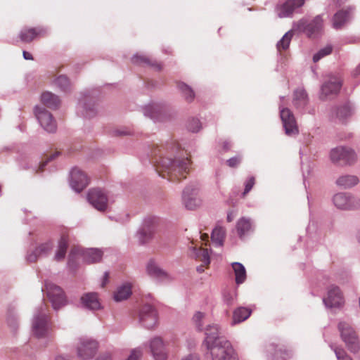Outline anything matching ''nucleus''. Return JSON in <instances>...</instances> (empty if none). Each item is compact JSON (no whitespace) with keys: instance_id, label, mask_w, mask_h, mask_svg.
Returning <instances> with one entry per match:
<instances>
[{"instance_id":"nucleus-4","label":"nucleus","mask_w":360,"mask_h":360,"mask_svg":"<svg viewBox=\"0 0 360 360\" xmlns=\"http://www.w3.org/2000/svg\"><path fill=\"white\" fill-rule=\"evenodd\" d=\"M330 158L333 162L340 165H351L356 160L354 151L346 147H337L332 149Z\"/></svg>"},{"instance_id":"nucleus-9","label":"nucleus","mask_w":360,"mask_h":360,"mask_svg":"<svg viewBox=\"0 0 360 360\" xmlns=\"http://www.w3.org/2000/svg\"><path fill=\"white\" fill-rule=\"evenodd\" d=\"M89 202L98 211H105L108 207V198L101 188H92L88 193Z\"/></svg>"},{"instance_id":"nucleus-34","label":"nucleus","mask_w":360,"mask_h":360,"mask_svg":"<svg viewBox=\"0 0 360 360\" xmlns=\"http://www.w3.org/2000/svg\"><path fill=\"white\" fill-rule=\"evenodd\" d=\"M349 11L341 10L337 12L333 17V27L340 29L349 18Z\"/></svg>"},{"instance_id":"nucleus-16","label":"nucleus","mask_w":360,"mask_h":360,"mask_svg":"<svg viewBox=\"0 0 360 360\" xmlns=\"http://www.w3.org/2000/svg\"><path fill=\"white\" fill-rule=\"evenodd\" d=\"M89 184L87 175L79 168H73L70 173V184L77 192L82 191Z\"/></svg>"},{"instance_id":"nucleus-21","label":"nucleus","mask_w":360,"mask_h":360,"mask_svg":"<svg viewBox=\"0 0 360 360\" xmlns=\"http://www.w3.org/2000/svg\"><path fill=\"white\" fill-rule=\"evenodd\" d=\"M305 0H287L281 5L276 7L278 15L280 18H286L290 16L295 9L301 7L304 4Z\"/></svg>"},{"instance_id":"nucleus-24","label":"nucleus","mask_w":360,"mask_h":360,"mask_svg":"<svg viewBox=\"0 0 360 360\" xmlns=\"http://www.w3.org/2000/svg\"><path fill=\"white\" fill-rule=\"evenodd\" d=\"M53 247V244L51 241H47L46 243H41L36 248L33 252L28 255L27 260L30 262H35L39 257L47 255L51 252Z\"/></svg>"},{"instance_id":"nucleus-61","label":"nucleus","mask_w":360,"mask_h":360,"mask_svg":"<svg viewBox=\"0 0 360 360\" xmlns=\"http://www.w3.org/2000/svg\"><path fill=\"white\" fill-rule=\"evenodd\" d=\"M156 68H157L158 70H160V65H157Z\"/></svg>"},{"instance_id":"nucleus-48","label":"nucleus","mask_w":360,"mask_h":360,"mask_svg":"<svg viewBox=\"0 0 360 360\" xmlns=\"http://www.w3.org/2000/svg\"><path fill=\"white\" fill-rule=\"evenodd\" d=\"M255 184V179L253 176H251L248 179L245 184V190L243 193V195L245 196L253 187Z\"/></svg>"},{"instance_id":"nucleus-62","label":"nucleus","mask_w":360,"mask_h":360,"mask_svg":"<svg viewBox=\"0 0 360 360\" xmlns=\"http://www.w3.org/2000/svg\"><path fill=\"white\" fill-rule=\"evenodd\" d=\"M358 239H359V242H360V231H359V233H358Z\"/></svg>"},{"instance_id":"nucleus-36","label":"nucleus","mask_w":360,"mask_h":360,"mask_svg":"<svg viewBox=\"0 0 360 360\" xmlns=\"http://www.w3.org/2000/svg\"><path fill=\"white\" fill-rule=\"evenodd\" d=\"M294 105L296 108H303L307 103V95L304 90L297 89L294 92Z\"/></svg>"},{"instance_id":"nucleus-30","label":"nucleus","mask_w":360,"mask_h":360,"mask_svg":"<svg viewBox=\"0 0 360 360\" xmlns=\"http://www.w3.org/2000/svg\"><path fill=\"white\" fill-rule=\"evenodd\" d=\"M252 311L247 307H238L233 313V324H236L246 320L251 314Z\"/></svg>"},{"instance_id":"nucleus-15","label":"nucleus","mask_w":360,"mask_h":360,"mask_svg":"<svg viewBox=\"0 0 360 360\" xmlns=\"http://www.w3.org/2000/svg\"><path fill=\"white\" fill-rule=\"evenodd\" d=\"M183 200L186 207L188 210H195L202 204V199L196 188H185L183 193Z\"/></svg>"},{"instance_id":"nucleus-23","label":"nucleus","mask_w":360,"mask_h":360,"mask_svg":"<svg viewBox=\"0 0 360 360\" xmlns=\"http://www.w3.org/2000/svg\"><path fill=\"white\" fill-rule=\"evenodd\" d=\"M219 334V328L217 325L208 326L205 332L206 338L205 342L206 346L217 344L220 340H226L222 337H220Z\"/></svg>"},{"instance_id":"nucleus-35","label":"nucleus","mask_w":360,"mask_h":360,"mask_svg":"<svg viewBox=\"0 0 360 360\" xmlns=\"http://www.w3.org/2000/svg\"><path fill=\"white\" fill-rule=\"evenodd\" d=\"M145 115L157 120H161L162 109L157 104H151L144 108Z\"/></svg>"},{"instance_id":"nucleus-63","label":"nucleus","mask_w":360,"mask_h":360,"mask_svg":"<svg viewBox=\"0 0 360 360\" xmlns=\"http://www.w3.org/2000/svg\"><path fill=\"white\" fill-rule=\"evenodd\" d=\"M357 70H359L360 72V65L358 67Z\"/></svg>"},{"instance_id":"nucleus-7","label":"nucleus","mask_w":360,"mask_h":360,"mask_svg":"<svg viewBox=\"0 0 360 360\" xmlns=\"http://www.w3.org/2000/svg\"><path fill=\"white\" fill-rule=\"evenodd\" d=\"M46 311L47 307L45 304L41 307L34 318L32 323L33 332L39 338L44 336L48 330L49 316Z\"/></svg>"},{"instance_id":"nucleus-51","label":"nucleus","mask_w":360,"mask_h":360,"mask_svg":"<svg viewBox=\"0 0 360 360\" xmlns=\"http://www.w3.org/2000/svg\"><path fill=\"white\" fill-rule=\"evenodd\" d=\"M142 356V352L139 349L132 350L127 360H139Z\"/></svg>"},{"instance_id":"nucleus-17","label":"nucleus","mask_w":360,"mask_h":360,"mask_svg":"<svg viewBox=\"0 0 360 360\" xmlns=\"http://www.w3.org/2000/svg\"><path fill=\"white\" fill-rule=\"evenodd\" d=\"M323 302L328 307H339L344 304L343 295L337 286H330Z\"/></svg>"},{"instance_id":"nucleus-54","label":"nucleus","mask_w":360,"mask_h":360,"mask_svg":"<svg viewBox=\"0 0 360 360\" xmlns=\"http://www.w3.org/2000/svg\"><path fill=\"white\" fill-rule=\"evenodd\" d=\"M182 360H198V357L195 354H189L183 358Z\"/></svg>"},{"instance_id":"nucleus-31","label":"nucleus","mask_w":360,"mask_h":360,"mask_svg":"<svg viewBox=\"0 0 360 360\" xmlns=\"http://www.w3.org/2000/svg\"><path fill=\"white\" fill-rule=\"evenodd\" d=\"M236 229L240 238H243L252 229L250 220L245 217L240 218L237 222Z\"/></svg>"},{"instance_id":"nucleus-19","label":"nucleus","mask_w":360,"mask_h":360,"mask_svg":"<svg viewBox=\"0 0 360 360\" xmlns=\"http://www.w3.org/2000/svg\"><path fill=\"white\" fill-rule=\"evenodd\" d=\"M46 30L42 27H25L19 33V38L23 43H31L37 37L46 35Z\"/></svg>"},{"instance_id":"nucleus-33","label":"nucleus","mask_w":360,"mask_h":360,"mask_svg":"<svg viewBox=\"0 0 360 360\" xmlns=\"http://www.w3.org/2000/svg\"><path fill=\"white\" fill-rule=\"evenodd\" d=\"M231 265L236 276V283L237 284L244 283L246 279V270L244 266L239 262H233Z\"/></svg>"},{"instance_id":"nucleus-29","label":"nucleus","mask_w":360,"mask_h":360,"mask_svg":"<svg viewBox=\"0 0 360 360\" xmlns=\"http://www.w3.org/2000/svg\"><path fill=\"white\" fill-rule=\"evenodd\" d=\"M131 294V285L130 283H124L117 288L114 293V299L117 302L127 300Z\"/></svg>"},{"instance_id":"nucleus-46","label":"nucleus","mask_w":360,"mask_h":360,"mask_svg":"<svg viewBox=\"0 0 360 360\" xmlns=\"http://www.w3.org/2000/svg\"><path fill=\"white\" fill-rule=\"evenodd\" d=\"M335 355L338 360H352V358L342 348L335 349Z\"/></svg>"},{"instance_id":"nucleus-11","label":"nucleus","mask_w":360,"mask_h":360,"mask_svg":"<svg viewBox=\"0 0 360 360\" xmlns=\"http://www.w3.org/2000/svg\"><path fill=\"white\" fill-rule=\"evenodd\" d=\"M334 205L339 209L349 210L360 207V200L349 194L340 193L333 197Z\"/></svg>"},{"instance_id":"nucleus-5","label":"nucleus","mask_w":360,"mask_h":360,"mask_svg":"<svg viewBox=\"0 0 360 360\" xmlns=\"http://www.w3.org/2000/svg\"><path fill=\"white\" fill-rule=\"evenodd\" d=\"M297 30L305 33L309 37H316L323 29V19L321 15L316 16L311 22L302 19L297 23Z\"/></svg>"},{"instance_id":"nucleus-37","label":"nucleus","mask_w":360,"mask_h":360,"mask_svg":"<svg viewBox=\"0 0 360 360\" xmlns=\"http://www.w3.org/2000/svg\"><path fill=\"white\" fill-rule=\"evenodd\" d=\"M292 37V32H288L285 33L282 39L277 44V49L281 53L283 51H285L288 49L291 39Z\"/></svg>"},{"instance_id":"nucleus-25","label":"nucleus","mask_w":360,"mask_h":360,"mask_svg":"<svg viewBox=\"0 0 360 360\" xmlns=\"http://www.w3.org/2000/svg\"><path fill=\"white\" fill-rule=\"evenodd\" d=\"M68 234L66 232L63 233L58 241V249L54 256L56 261L59 262L65 258L68 247Z\"/></svg>"},{"instance_id":"nucleus-52","label":"nucleus","mask_w":360,"mask_h":360,"mask_svg":"<svg viewBox=\"0 0 360 360\" xmlns=\"http://www.w3.org/2000/svg\"><path fill=\"white\" fill-rule=\"evenodd\" d=\"M59 155V152H55L54 153H53L45 161H43L40 166H39V169L41 171H43L44 169V167H45V165L51 160L55 159L57 156H58Z\"/></svg>"},{"instance_id":"nucleus-1","label":"nucleus","mask_w":360,"mask_h":360,"mask_svg":"<svg viewBox=\"0 0 360 360\" xmlns=\"http://www.w3.org/2000/svg\"><path fill=\"white\" fill-rule=\"evenodd\" d=\"M190 160L171 157L161 158L156 162V171L163 178H167L171 181H179L186 177L189 172Z\"/></svg>"},{"instance_id":"nucleus-28","label":"nucleus","mask_w":360,"mask_h":360,"mask_svg":"<svg viewBox=\"0 0 360 360\" xmlns=\"http://www.w3.org/2000/svg\"><path fill=\"white\" fill-rule=\"evenodd\" d=\"M41 101L45 106L51 109H56L60 105L58 97L49 91L41 94Z\"/></svg>"},{"instance_id":"nucleus-13","label":"nucleus","mask_w":360,"mask_h":360,"mask_svg":"<svg viewBox=\"0 0 360 360\" xmlns=\"http://www.w3.org/2000/svg\"><path fill=\"white\" fill-rule=\"evenodd\" d=\"M280 115L285 134L289 136L297 134L299 131L298 127L292 112L288 108H283L281 110Z\"/></svg>"},{"instance_id":"nucleus-20","label":"nucleus","mask_w":360,"mask_h":360,"mask_svg":"<svg viewBox=\"0 0 360 360\" xmlns=\"http://www.w3.org/2000/svg\"><path fill=\"white\" fill-rule=\"evenodd\" d=\"M342 79L337 76H330L321 87V95L328 97L336 95L340 90L342 86Z\"/></svg>"},{"instance_id":"nucleus-45","label":"nucleus","mask_w":360,"mask_h":360,"mask_svg":"<svg viewBox=\"0 0 360 360\" xmlns=\"http://www.w3.org/2000/svg\"><path fill=\"white\" fill-rule=\"evenodd\" d=\"M205 318V314L200 311L196 312L193 317V321L195 323L196 328L199 330H202V321Z\"/></svg>"},{"instance_id":"nucleus-56","label":"nucleus","mask_w":360,"mask_h":360,"mask_svg":"<svg viewBox=\"0 0 360 360\" xmlns=\"http://www.w3.org/2000/svg\"><path fill=\"white\" fill-rule=\"evenodd\" d=\"M200 238L202 241L205 242V243L208 241V234L207 233H202L201 234Z\"/></svg>"},{"instance_id":"nucleus-3","label":"nucleus","mask_w":360,"mask_h":360,"mask_svg":"<svg viewBox=\"0 0 360 360\" xmlns=\"http://www.w3.org/2000/svg\"><path fill=\"white\" fill-rule=\"evenodd\" d=\"M338 330L347 348L352 353L358 352L360 348L359 340L352 326L347 321H340L338 323Z\"/></svg>"},{"instance_id":"nucleus-50","label":"nucleus","mask_w":360,"mask_h":360,"mask_svg":"<svg viewBox=\"0 0 360 360\" xmlns=\"http://www.w3.org/2000/svg\"><path fill=\"white\" fill-rule=\"evenodd\" d=\"M189 130L197 132L200 129V121L197 119H193L188 125Z\"/></svg>"},{"instance_id":"nucleus-6","label":"nucleus","mask_w":360,"mask_h":360,"mask_svg":"<svg viewBox=\"0 0 360 360\" xmlns=\"http://www.w3.org/2000/svg\"><path fill=\"white\" fill-rule=\"evenodd\" d=\"M46 296L54 309H58L66 304L65 295L59 286L51 283H47L46 284Z\"/></svg>"},{"instance_id":"nucleus-14","label":"nucleus","mask_w":360,"mask_h":360,"mask_svg":"<svg viewBox=\"0 0 360 360\" xmlns=\"http://www.w3.org/2000/svg\"><path fill=\"white\" fill-rule=\"evenodd\" d=\"M150 352L155 360H167L168 352L161 338L156 337L150 342Z\"/></svg>"},{"instance_id":"nucleus-32","label":"nucleus","mask_w":360,"mask_h":360,"mask_svg":"<svg viewBox=\"0 0 360 360\" xmlns=\"http://www.w3.org/2000/svg\"><path fill=\"white\" fill-rule=\"evenodd\" d=\"M359 182V179L353 175H345L340 176L337 181V184L343 188H347L356 185Z\"/></svg>"},{"instance_id":"nucleus-27","label":"nucleus","mask_w":360,"mask_h":360,"mask_svg":"<svg viewBox=\"0 0 360 360\" xmlns=\"http://www.w3.org/2000/svg\"><path fill=\"white\" fill-rule=\"evenodd\" d=\"M146 269L148 275L152 277L162 280L168 278L167 273L160 269L157 263L153 260L149 261L147 264Z\"/></svg>"},{"instance_id":"nucleus-58","label":"nucleus","mask_w":360,"mask_h":360,"mask_svg":"<svg viewBox=\"0 0 360 360\" xmlns=\"http://www.w3.org/2000/svg\"><path fill=\"white\" fill-rule=\"evenodd\" d=\"M108 276H109L108 273V272H105V274H104V278H104V281H103V283H102V285H101V286H102L103 288L105 285V283H106V282H107V281H108Z\"/></svg>"},{"instance_id":"nucleus-22","label":"nucleus","mask_w":360,"mask_h":360,"mask_svg":"<svg viewBox=\"0 0 360 360\" xmlns=\"http://www.w3.org/2000/svg\"><path fill=\"white\" fill-rule=\"evenodd\" d=\"M98 348V343L95 340H86L81 342L77 349L78 356L82 359H89L94 356Z\"/></svg>"},{"instance_id":"nucleus-12","label":"nucleus","mask_w":360,"mask_h":360,"mask_svg":"<svg viewBox=\"0 0 360 360\" xmlns=\"http://www.w3.org/2000/svg\"><path fill=\"white\" fill-rule=\"evenodd\" d=\"M35 115L41 127L48 132H53L56 129V124L52 115L46 109L36 106Z\"/></svg>"},{"instance_id":"nucleus-26","label":"nucleus","mask_w":360,"mask_h":360,"mask_svg":"<svg viewBox=\"0 0 360 360\" xmlns=\"http://www.w3.org/2000/svg\"><path fill=\"white\" fill-rule=\"evenodd\" d=\"M83 305L91 310L98 309L101 307V304L98 298L97 293L89 292L85 294L81 298Z\"/></svg>"},{"instance_id":"nucleus-42","label":"nucleus","mask_w":360,"mask_h":360,"mask_svg":"<svg viewBox=\"0 0 360 360\" xmlns=\"http://www.w3.org/2000/svg\"><path fill=\"white\" fill-rule=\"evenodd\" d=\"M55 84L63 91H67L70 86V81L65 75H60L57 77Z\"/></svg>"},{"instance_id":"nucleus-44","label":"nucleus","mask_w":360,"mask_h":360,"mask_svg":"<svg viewBox=\"0 0 360 360\" xmlns=\"http://www.w3.org/2000/svg\"><path fill=\"white\" fill-rule=\"evenodd\" d=\"M332 46H327L324 47L323 49H321L318 53H316L314 57L313 60L314 63L318 62L320 59L322 58L329 55L332 52Z\"/></svg>"},{"instance_id":"nucleus-43","label":"nucleus","mask_w":360,"mask_h":360,"mask_svg":"<svg viewBox=\"0 0 360 360\" xmlns=\"http://www.w3.org/2000/svg\"><path fill=\"white\" fill-rule=\"evenodd\" d=\"M236 297V291L234 289H226L223 292V297L227 304H232Z\"/></svg>"},{"instance_id":"nucleus-2","label":"nucleus","mask_w":360,"mask_h":360,"mask_svg":"<svg viewBox=\"0 0 360 360\" xmlns=\"http://www.w3.org/2000/svg\"><path fill=\"white\" fill-rule=\"evenodd\" d=\"M212 360H240L237 352L228 340L207 346Z\"/></svg>"},{"instance_id":"nucleus-18","label":"nucleus","mask_w":360,"mask_h":360,"mask_svg":"<svg viewBox=\"0 0 360 360\" xmlns=\"http://www.w3.org/2000/svg\"><path fill=\"white\" fill-rule=\"evenodd\" d=\"M157 226L158 219L155 218L145 220L143 228L138 233L139 238L142 243H147L153 238Z\"/></svg>"},{"instance_id":"nucleus-10","label":"nucleus","mask_w":360,"mask_h":360,"mask_svg":"<svg viewBox=\"0 0 360 360\" xmlns=\"http://www.w3.org/2000/svg\"><path fill=\"white\" fill-rule=\"evenodd\" d=\"M158 313L153 307L149 304L143 306L140 311V321L145 328H154L158 324Z\"/></svg>"},{"instance_id":"nucleus-38","label":"nucleus","mask_w":360,"mask_h":360,"mask_svg":"<svg viewBox=\"0 0 360 360\" xmlns=\"http://www.w3.org/2000/svg\"><path fill=\"white\" fill-rule=\"evenodd\" d=\"M196 259L201 261L204 264L209 265L210 255L208 250L204 248H200L199 249H194Z\"/></svg>"},{"instance_id":"nucleus-8","label":"nucleus","mask_w":360,"mask_h":360,"mask_svg":"<svg viewBox=\"0 0 360 360\" xmlns=\"http://www.w3.org/2000/svg\"><path fill=\"white\" fill-rule=\"evenodd\" d=\"M76 255H82L84 261L88 264H93L101 261L103 252L98 249L82 250L79 247H73L70 251L69 263Z\"/></svg>"},{"instance_id":"nucleus-41","label":"nucleus","mask_w":360,"mask_h":360,"mask_svg":"<svg viewBox=\"0 0 360 360\" xmlns=\"http://www.w3.org/2000/svg\"><path fill=\"white\" fill-rule=\"evenodd\" d=\"M352 115V109L351 108L346 105L340 107L337 110L336 115L339 118L340 120H344L347 117H349Z\"/></svg>"},{"instance_id":"nucleus-59","label":"nucleus","mask_w":360,"mask_h":360,"mask_svg":"<svg viewBox=\"0 0 360 360\" xmlns=\"http://www.w3.org/2000/svg\"><path fill=\"white\" fill-rule=\"evenodd\" d=\"M208 266V265H205V264H204L202 263L200 266H198V267L197 268V271H198V272H200V273L203 272V271H204V267H205V266Z\"/></svg>"},{"instance_id":"nucleus-47","label":"nucleus","mask_w":360,"mask_h":360,"mask_svg":"<svg viewBox=\"0 0 360 360\" xmlns=\"http://www.w3.org/2000/svg\"><path fill=\"white\" fill-rule=\"evenodd\" d=\"M132 62L136 64H148L153 65L150 63L149 58L143 56H134L132 58Z\"/></svg>"},{"instance_id":"nucleus-55","label":"nucleus","mask_w":360,"mask_h":360,"mask_svg":"<svg viewBox=\"0 0 360 360\" xmlns=\"http://www.w3.org/2000/svg\"><path fill=\"white\" fill-rule=\"evenodd\" d=\"M110 355L108 353L104 354L102 356H101L97 360H110Z\"/></svg>"},{"instance_id":"nucleus-57","label":"nucleus","mask_w":360,"mask_h":360,"mask_svg":"<svg viewBox=\"0 0 360 360\" xmlns=\"http://www.w3.org/2000/svg\"><path fill=\"white\" fill-rule=\"evenodd\" d=\"M233 218H234L233 212H229L227 215V221L229 222H231L233 221Z\"/></svg>"},{"instance_id":"nucleus-49","label":"nucleus","mask_w":360,"mask_h":360,"mask_svg":"<svg viewBox=\"0 0 360 360\" xmlns=\"http://www.w3.org/2000/svg\"><path fill=\"white\" fill-rule=\"evenodd\" d=\"M241 160L242 159L240 156H236L229 159L226 161V163L230 167H236L241 162Z\"/></svg>"},{"instance_id":"nucleus-39","label":"nucleus","mask_w":360,"mask_h":360,"mask_svg":"<svg viewBox=\"0 0 360 360\" xmlns=\"http://www.w3.org/2000/svg\"><path fill=\"white\" fill-rule=\"evenodd\" d=\"M177 87L182 92L187 101L191 102L193 100L195 96L194 92L187 84L183 82H178Z\"/></svg>"},{"instance_id":"nucleus-53","label":"nucleus","mask_w":360,"mask_h":360,"mask_svg":"<svg viewBox=\"0 0 360 360\" xmlns=\"http://www.w3.org/2000/svg\"><path fill=\"white\" fill-rule=\"evenodd\" d=\"M22 55H23V58L25 60H33L32 55L30 53H29V52H27L26 51H23Z\"/></svg>"},{"instance_id":"nucleus-60","label":"nucleus","mask_w":360,"mask_h":360,"mask_svg":"<svg viewBox=\"0 0 360 360\" xmlns=\"http://www.w3.org/2000/svg\"><path fill=\"white\" fill-rule=\"evenodd\" d=\"M56 360H67V359L64 356H58L56 358Z\"/></svg>"},{"instance_id":"nucleus-40","label":"nucleus","mask_w":360,"mask_h":360,"mask_svg":"<svg viewBox=\"0 0 360 360\" xmlns=\"http://www.w3.org/2000/svg\"><path fill=\"white\" fill-rule=\"evenodd\" d=\"M224 236L225 229L222 227H216L212 231L211 238L213 242H215L221 245L224 240Z\"/></svg>"}]
</instances>
